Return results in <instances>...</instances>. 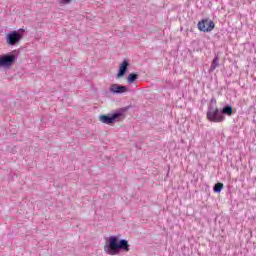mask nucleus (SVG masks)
<instances>
[{
    "mask_svg": "<svg viewBox=\"0 0 256 256\" xmlns=\"http://www.w3.org/2000/svg\"><path fill=\"white\" fill-rule=\"evenodd\" d=\"M138 79H139L138 74L131 73L128 75L127 81L131 85V84L135 83V81H137Z\"/></svg>",
    "mask_w": 256,
    "mask_h": 256,
    "instance_id": "obj_10",
    "label": "nucleus"
},
{
    "mask_svg": "<svg viewBox=\"0 0 256 256\" xmlns=\"http://www.w3.org/2000/svg\"><path fill=\"white\" fill-rule=\"evenodd\" d=\"M219 65V57L216 56L210 66V71H215L217 69V66Z\"/></svg>",
    "mask_w": 256,
    "mask_h": 256,
    "instance_id": "obj_11",
    "label": "nucleus"
},
{
    "mask_svg": "<svg viewBox=\"0 0 256 256\" xmlns=\"http://www.w3.org/2000/svg\"><path fill=\"white\" fill-rule=\"evenodd\" d=\"M122 251H129V242L125 239L119 241V236H110L106 239L104 251L107 255H119Z\"/></svg>",
    "mask_w": 256,
    "mask_h": 256,
    "instance_id": "obj_1",
    "label": "nucleus"
},
{
    "mask_svg": "<svg viewBox=\"0 0 256 256\" xmlns=\"http://www.w3.org/2000/svg\"><path fill=\"white\" fill-rule=\"evenodd\" d=\"M125 110L120 109L109 115H100L99 121L105 125H112L115 121H123L125 119Z\"/></svg>",
    "mask_w": 256,
    "mask_h": 256,
    "instance_id": "obj_2",
    "label": "nucleus"
},
{
    "mask_svg": "<svg viewBox=\"0 0 256 256\" xmlns=\"http://www.w3.org/2000/svg\"><path fill=\"white\" fill-rule=\"evenodd\" d=\"M206 117L208 121H212L213 123H223L225 121V115H222L219 108H214L211 105L208 106Z\"/></svg>",
    "mask_w": 256,
    "mask_h": 256,
    "instance_id": "obj_4",
    "label": "nucleus"
},
{
    "mask_svg": "<svg viewBox=\"0 0 256 256\" xmlns=\"http://www.w3.org/2000/svg\"><path fill=\"white\" fill-rule=\"evenodd\" d=\"M211 103H217V100H215V98H212Z\"/></svg>",
    "mask_w": 256,
    "mask_h": 256,
    "instance_id": "obj_14",
    "label": "nucleus"
},
{
    "mask_svg": "<svg viewBox=\"0 0 256 256\" xmlns=\"http://www.w3.org/2000/svg\"><path fill=\"white\" fill-rule=\"evenodd\" d=\"M198 29L202 33H211L215 29V22L209 19H202L198 22Z\"/></svg>",
    "mask_w": 256,
    "mask_h": 256,
    "instance_id": "obj_5",
    "label": "nucleus"
},
{
    "mask_svg": "<svg viewBox=\"0 0 256 256\" xmlns=\"http://www.w3.org/2000/svg\"><path fill=\"white\" fill-rule=\"evenodd\" d=\"M17 61L15 54H5L0 56V67H11Z\"/></svg>",
    "mask_w": 256,
    "mask_h": 256,
    "instance_id": "obj_6",
    "label": "nucleus"
},
{
    "mask_svg": "<svg viewBox=\"0 0 256 256\" xmlns=\"http://www.w3.org/2000/svg\"><path fill=\"white\" fill-rule=\"evenodd\" d=\"M222 115H228L231 117L233 115V107L231 105H226L221 110Z\"/></svg>",
    "mask_w": 256,
    "mask_h": 256,
    "instance_id": "obj_9",
    "label": "nucleus"
},
{
    "mask_svg": "<svg viewBox=\"0 0 256 256\" xmlns=\"http://www.w3.org/2000/svg\"><path fill=\"white\" fill-rule=\"evenodd\" d=\"M23 35H25V29L23 28L9 32L6 35L7 45L11 47H14L15 45H19V43H21V39H23Z\"/></svg>",
    "mask_w": 256,
    "mask_h": 256,
    "instance_id": "obj_3",
    "label": "nucleus"
},
{
    "mask_svg": "<svg viewBox=\"0 0 256 256\" xmlns=\"http://www.w3.org/2000/svg\"><path fill=\"white\" fill-rule=\"evenodd\" d=\"M110 93L113 95H122V93H127V86L119 85V84H111L109 88Z\"/></svg>",
    "mask_w": 256,
    "mask_h": 256,
    "instance_id": "obj_7",
    "label": "nucleus"
},
{
    "mask_svg": "<svg viewBox=\"0 0 256 256\" xmlns=\"http://www.w3.org/2000/svg\"><path fill=\"white\" fill-rule=\"evenodd\" d=\"M214 193H220L223 191V183H216L213 187Z\"/></svg>",
    "mask_w": 256,
    "mask_h": 256,
    "instance_id": "obj_12",
    "label": "nucleus"
},
{
    "mask_svg": "<svg viewBox=\"0 0 256 256\" xmlns=\"http://www.w3.org/2000/svg\"><path fill=\"white\" fill-rule=\"evenodd\" d=\"M71 1H73V0H60V3H62L63 5H69V3H71Z\"/></svg>",
    "mask_w": 256,
    "mask_h": 256,
    "instance_id": "obj_13",
    "label": "nucleus"
},
{
    "mask_svg": "<svg viewBox=\"0 0 256 256\" xmlns=\"http://www.w3.org/2000/svg\"><path fill=\"white\" fill-rule=\"evenodd\" d=\"M128 69H129V61H127V59H124L119 66L117 79H121V77H124Z\"/></svg>",
    "mask_w": 256,
    "mask_h": 256,
    "instance_id": "obj_8",
    "label": "nucleus"
}]
</instances>
